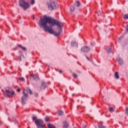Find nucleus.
Wrapping results in <instances>:
<instances>
[{"label":"nucleus","instance_id":"412c9836","mask_svg":"<svg viewBox=\"0 0 128 128\" xmlns=\"http://www.w3.org/2000/svg\"><path fill=\"white\" fill-rule=\"evenodd\" d=\"M124 20H128V14H126L124 16Z\"/></svg>","mask_w":128,"mask_h":128},{"label":"nucleus","instance_id":"7ed1b4c3","mask_svg":"<svg viewBox=\"0 0 128 128\" xmlns=\"http://www.w3.org/2000/svg\"><path fill=\"white\" fill-rule=\"evenodd\" d=\"M32 120H34V124L38 128H44L45 126L44 124V120L42 119H38V118L34 116L32 117Z\"/></svg>","mask_w":128,"mask_h":128},{"label":"nucleus","instance_id":"a211bd4d","mask_svg":"<svg viewBox=\"0 0 128 128\" xmlns=\"http://www.w3.org/2000/svg\"><path fill=\"white\" fill-rule=\"evenodd\" d=\"M110 112H114V108H108Z\"/></svg>","mask_w":128,"mask_h":128},{"label":"nucleus","instance_id":"4468645a","mask_svg":"<svg viewBox=\"0 0 128 128\" xmlns=\"http://www.w3.org/2000/svg\"><path fill=\"white\" fill-rule=\"evenodd\" d=\"M18 46L19 48H22L24 52L26 51V47L23 46L22 45L19 44Z\"/></svg>","mask_w":128,"mask_h":128},{"label":"nucleus","instance_id":"f3484780","mask_svg":"<svg viewBox=\"0 0 128 128\" xmlns=\"http://www.w3.org/2000/svg\"><path fill=\"white\" fill-rule=\"evenodd\" d=\"M48 128H56L52 124H48Z\"/></svg>","mask_w":128,"mask_h":128},{"label":"nucleus","instance_id":"2eb2a0df","mask_svg":"<svg viewBox=\"0 0 128 128\" xmlns=\"http://www.w3.org/2000/svg\"><path fill=\"white\" fill-rule=\"evenodd\" d=\"M114 76L115 78H116V80H118V78H120V76L118 75V72H115Z\"/></svg>","mask_w":128,"mask_h":128},{"label":"nucleus","instance_id":"c756f323","mask_svg":"<svg viewBox=\"0 0 128 128\" xmlns=\"http://www.w3.org/2000/svg\"><path fill=\"white\" fill-rule=\"evenodd\" d=\"M86 58L88 60L90 61V58H88V56H86Z\"/></svg>","mask_w":128,"mask_h":128},{"label":"nucleus","instance_id":"6ab92c4d","mask_svg":"<svg viewBox=\"0 0 128 128\" xmlns=\"http://www.w3.org/2000/svg\"><path fill=\"white\" fill-rule=\"evenodd\" d=\"M98 126L99 128H106V127L102 126V124H98Z\"/></svg>","mask_w":128,"mask_h":128},{"label":"nucleus","instance_id":"cd10ccee","mask_svg":"<svg viewBox=\"0 0 128 128\" xmlns=\"http://www.w3.org/2000/svg\"><path fill=\"white\" fill-rule=\"evenodd\" d=\"M102 15V12H100V11L98 14V16H100Z\"/></svg>","mask_w":128,"mask_h":128},{"label":"nucleus","instance_id":"1a4fd4ad","mask_svg":"<svg viewBox=\"0 0 128 128\" xmlns=\"http://www.w3.org/2000/svg\"><path fill=\"white\" fill-rule=\"evenodd\" d=\"M90 50V47L88 46H84L81 48V52H88Z\"/></svg>","mask_w":128,"mask_h":128},{"label":"nucleus","instance_id":"7c9ffc66","mask_svg":"<svg viewBox=\"0 0 128 128\" xmlns=\"http://www.w3.org/2000/svg\"><path fill=\"white\" fill-rule=\"evenodd\" d=\"M126 32H128V24H127L126 27Z\"/></svg>","mask_w":128,"mask_h":128},{"label":"nucleus","instance_id":"f704fd0d","mask_svg":"<svg viewBox=\"0 0 128 128\" xmlns=\"http://www.w3.org/2000/svg\"><path fill=\"white\" fill-rule=\"evenodd\" d=\"M14 50H18V47L15 48H14Z\"/></svg>","mask_w":128,"mask_h":128},{"label":"nucleus","instance_id":"c85d7f7f","mask_svg":"<svg viewBox=\"0 0 128 128\" xmlns=\"http://www.w3.org/2000/svg\"><path fill=\"white\" fill-rule=\"evenodd\" d=\"M34 96L36 98H38V93H34Z\"/></svg>","mask_w":128,"mask_h":128},{"label":"nucleus","instance_id":"f8f14e48","mask_svg":"<svg viewBox=\"0 0 128 128\" xmlns=\"http://www.w3.org/2000/svg\"><path fill=\"white\" fill-rule=\"evenodd\" d=\"M46 88V82H42V84L41 86V90H44Z\"/></svg>","mask_w":128,"mask_h":128},{"label":"nucleus","instance_id":"473e14b6","mask_svg":"<svg viewBox=\"0 0 128 128\" xmlns=\"http://www.w3.org/2000/svg\"><path fill=\"white\" fill-rule=\"evenodd\" d=\"M122 38V36H121L119 39H118V41L120 42V39Z\"/></svg>","mask_w":128,"mask_h":128},{"label":"nucleus","instance_id":"4c0bfd02","mask_svg":"<svg viewBox=\"0 0 128 128\" xmlns=\"http://www.w3.org/2000/svg\"><path fill=\"white\" fill-rule=\"evenodd\" d=\"M0 88H1V87H0Z\"/></svg>","mask_w":128,"mask_h":128},{"label":"nucleus","instance_id":"423d86ee","mask_svg":"<svg viewBox=\"0 0 128 128\" xmlns=\"http://www.w3.org/2000/svg\"><path fill=\"white\" fill-rule=\"evenodd\" d=\"M80 6V1H76L75 4L70 7V12L71 14H72L73 12H74L75 10Z\"/></svg>","mask_w":128,"mask_h":128},{"label":"nucleus","instance_id":"b1692460","mask_svg":"<svg viewBox=\"0 0 128 128\" xmlns=\"http://www.w3.org/2000/svg\"><path fill=\"white\" fill-rule=\"evenodd\" d=\"M20 82H24V77H21L20 78Z\"/></svg>","mask_w":128,"mask_h":128},{"label":"nucleus","instance_id":"9d476101","mask_svg":"<svg viewBox=\"0 0 128 128\" xmlns=\"http://www.w3.org/2000/svg\"><path fill=\"white\" fill-rule=\"evenodd\" d=\"M117 60H118V64L120 66H122L124 64V59L122 58L118 57L117 58Z\"/></svg>","mask_w":128,"mask_h":128},{"label":"nucleus","instance_id":"f257e3e1","mask_svg":"<svg viewBox=\"0 0 128 128\" xmlns=\"http://www.w3.org/2000/svg\"><path fill=\"white\" fill-rule=\"evenodd\" d=\"M38 25L40 28H43L44 32H48L50 34H54V36H60L62 30H60L58 32H56L54 30L52 26H57L58 28H62V24L58 20H54L48 16L45 15L40 18L38 21Z\"/></svg>","mask_w":128,"mask_h":128},{"label":"nucleus","instance_id":"f03ea898","mask_svg":"<svg viewBox=\"0 0 128 128\" xmlns=\"http://www.w3.org/2000/svg\"><path fill=\"white\" fill-rule=\"evenodd\" d=\"M28 94H32V90L30 89L27 88L26 90H24L22 92L23 96L22 97L21 102L22 104H26V98H28Z\"/></svg>","mask_w":128,"mask_h":128},{"label":"nucleus","instance_id":"0eeeda50","mask_svg":"<svg viewBox=\"0 0 128 128\" xmlns=\"http://www.w3.org/2000/svg\"><path fill=\"white\" fill-rule=\"evenodd\" d=\"M4 96H12L14 94V92L11 90L6 89V92L4 94Z\"/></svg>","mask_w":128,"mask_h":128},{"label":"nucleus","instance_id":"4be33fe9","mask_svg":"<svg viewBox=\"0 0 128 128\" xmlns=\"http://www.w3.org/2000/svg\"><path fill=\"white\" fill-rule=\"evenodd\" d=\"M73 76L74 78H78V74H76L74 73Z\"/></svg>","mask_w":128,"mask_h":128},{"label":"nucleus","instance_id":"c9c22d12","mask_svg":"<svg viewBox=\"0 0 128 128\" xmlns=\"http://www.w3.org/2000/svg\"><path fill=\"white\" fill-rule=\"evenodd\" d=\"M13 122H16L14 119L12 120Z\"/></svg>","mask_w":128,"mask_h":128},{"label":"nucleus","instance_id":"2f4dec72","mask_svg":"<svg viewBox=\"0 0 128 128\" xmlns=\"http://www.w3.org/2000/svg\"><path fill=\"white\" fill-rule=\"evenodd\" d=\"M17 92H20V88L18 89Z\"/></svg>","mask_w":128,"mask_h":128},{"label":"nucleus","instance_id":"39448f33","mask_svg":"<svg viewBox=\"0 0 128 128\" xmlns=\"http://www.w3.org/2000/svg\"><path fill=\"white\" fill-rule=\"evenodd\" d=\"M47 6L49 10H56V3L54 0H50V2L47 3Z\"/></svg>","mask_w":128,"mask_h":128},{"label":"nucleus","instance_id":"5701e85b","mask_svg":"<svg viewBox=\"0 0 128 128\" xmlns=\"http://www.w3.org/2000/svg\"><path fill=\"white\" fill-rule=\"evenodd\" d=\"M50 121V118H48V116H46L45 118V122H49Z\"/></svg>","mask_w":128,"mask_h":128},{"label":"nucleus","instance_id":"aec40b11","mask_svg":"<svg viewBox=\"0 0 128 128\" xmlns=\"http://www.w3.org/2000/svg\"><path fill=\"white\" fill-rule=\"evenodd\" d=\"M110 52H112V48H108L107 50V53L110 54Z\"/></svg>","mask_w":128,"mask_h":128},{"label":"nucleus","instance_id":"ddd939ff","mask_svg":"<svg viewBox=\"0 0 128 128\" xmlns=\"http://www.w3.org/2000/svg\"><path fill=\"white\" fill-rule=\"evenodd\" d=\"M63 128H68V122H63Z\"/></svg>","mask_w":128,"mask_h":128},{"label":"nucleus","instance_id":"dca6fc26","mask_svg":"<svg viewBox=\"0 0 128 128\" xmlns=\"http://www.w3.org/2000/svg\"><path fill=\"white\" fill-rule=\"evenodd\" d=\"M58 114L60 116H64V112L62 110L58 111Z\"/></svg>","mask_w":128,"mask_h":128},{"label":"nucleus","instance_id":"a878e982","mask_svg":"<svg viewBox=\"0 0 128 128\" xmlns=\"http://www.w3.org/2000/svg\"><path fill=\"white\" fill-rule=\"evenodd\" d=\"M22 58H24V55L22 54H20V60H22Z\"/></svg>","mask_w":128,"mask_h":128},{"label":"nucleus","instance_id":"72a5a7b5","mask_svg":"<svg viewBox=\"0 0 128 128\" xmlns=\"http://www.w3.org/2000/svg\"><path fill=\"white\" fill-rule=\"evenodd\" d=\"M59 72H60V74H62V70H60Z\"/></svg>","mask_w":128,"mask_h":128},{"label":"nucleus","instance_id":"6e6552de","mask_svg":"<svg viewBox=\"0 0 128 128\" xmlns=\"http://www.w3.org/2000/svg\"><path fill=\"white\" fill-rule=\"evenodd\" d=\"M30 80H31V81L36 80V82H38L40 80V78L36 75L31 74L30 76Z\"/></svg>","mask_w":128,"mask_h":128},{"label":"nucleus","instance_id":"20e7f679","mask_svg":"<svg viewBox=\"0 0 128 128\" xmlns=\"http://www.w3.org/2000/svg\"><path fill=\"white\" fill-rule=\"evenodd\" d=\"M19 6L21 8H23L24 10H26L28 8H30V4L26 2V0H18Z\"/></svg>","mask_w":128,"mask_h":128},{"label":"nucleus","instance_id":"e433bc0d","mask_svg":"<svg viewBox=\"0 0 128 128\" xmlns=\"http://www.w3.org/2000/svg\"><path fill=\"white\" fill-rule=\"evenodd\" d=\"M33 20H34V18H33Z\"/></svg>","mask_w":128,"mask_h":128},{"label":"nucleus","instance_id":"9b49d317","mask_svg":"<svg viewBox=\"0 0 128 128\" xmlns=\"http://www.w3.org/2000/svg\"><path fill=\"white\" fill-rule=\"evenodd\" d=\"M70 46L72 47L78 46V42L76 41H72Z\"/></svg>","mask_w":128,"mask_h":128},{"label":"nucleus","instance_id":"bb28decb","mask_svg":"<svg viewBox=\"0 0 128 128\" xmlns=\"http://www.w3.org/2000/svg\"><path fill=\"white\" fill-rule=\"evenodd\" d=\"M126 113L128 115V107L126 108Z\"/></svg>","mask_w":128,"mask_h":128},{"label":"nucleus","instance_id":"393cba45","mask_svg":"<svg viewBox=\"0 0 128 128\" xmlns=\"http://www.w3.org/2000/svg\"><path fill=\"white\" fill-rule=\"evenodd\" d=\"M31 4L33 5L34 4H36V1L34 0H30Z\"/></svg>","mask_w":128,"mask_h":128}]
</instances>
